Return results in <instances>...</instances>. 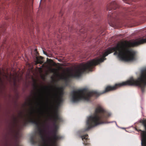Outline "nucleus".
<instances>
[{"label":"nucleus","mask_w":146,"mask_h":146,"mask_svg":"<svg viewBox=\"0 0 146 146\" xmlns=\"http://www.w3.org/2000/svg\"><path fill=\"white\" fill-rule=\"evenodd\" d=\"M126 85L135 86L140 88V76L137 80H135L133 78H131L126 82L115 84L113 86H108L105 88V90L102 92L91 91H86L84 93L85 89L83 88V101H91L92 98L93 97L97 98L103 94L114 90L119 88Z\"/></svg>","instance_id":"nucleus-1"},{"label":"nucleus","mask_w":146,"mask_h":146,"mask_svg":"<svg viewBox=\"0 0 146 146\" xmlns=\"http://www.w3.org/2000/svg\"><path fill=\"white\" fill-rule=\"evenodd\" d=\"M110 114L101 106L96 108L94 114L89 116L86 121V127L84 131H89L91 128L97 125L106 123V121L110 116Z\"/></svg>","instance_id":"nucleus-2"},{"label":"nucleus","mask_w":146,"mask_h":146,"mask_svg":"<svg viewBox=\"0 0 146 146\" xmlns=\"http://www.w3.org/2000/svg\"><path fill=\"white\" fill-rule=\"evenodd\" d=\"M82 71V67L81 65L76 67L73 70H70L67 68L63 71L61 74L57 73L56 76L59 79L66 80L70 77H79Z\"/></svg>","instance_id":"nucleus-3"},{"label":"nucleus","mask_w":146,"mask_h":146,"mask_svg":"<svg viewBox=\"0 0 146 146\" xmlns=\"http://www.w3.org/2000/svg\"><path fill=\"white\" fill-rule=\"evenodd\" d=\"M71 100L73 102H76L82 98V90H74L71 92Z\"/></svg>","instance_id":"nucleus-4"},{"label":"nucleus","mask_w":146,"mask_h":146,"mask_svg":"<svg viewBox=\"0 0 146 146\" xmlns=\"http://www.w3.org/2000/svg\"><path fill=\"white\" fill-rule=\"evenodd\" d=\"M48 117L55 122L58 121L60 119L57 111H54L50 114H48L46 118Z\"/></svg>","instance_id":"nucleus-5"},{"label":"nucleus","mask_w":146,"mask_h":146,"mask_svg":"<svg viewBox=\"0 0 146 146\" xmlns=\"http://www.w3.org/2000/svg\"><path fill=\"white\" fill-rule=\"evenodd\" d=\"M110 13L109 12L108 15V22L110 26L113 27L114 26V21L116 19L115 17L117 14L115 13L110 14Z\"/></svg>","instance_id":"nucleus-6"},{"label":"nucleus","mask_w":146,"mask_h":146,"mask_svg":"<svg viewBox=\"0 0 146 146\" xmlns=\"http://www.w3.org/2000/svg\"><path fill=\"white\" fill-rule=\"evenodd\" d=\"M118 7V5L115 1H113L111 3H109L108 4L107 7V9L108 10L110 11L112 9L115 10Z\"/></svg>","instance_id":"nucleus-7"},{"label":"nucleus","mask_w":146,"mask_h":146,"mask_svg":"<svg viewBox=\"0 0 146 146\" xmlns=\"http://www.w3.org/2000/svg\"><path fill=\"white\" fill-rule=\"evenodd\" d=\"M141 132V145L143 146H146V132L145 131L139 130Z\"/></svg>","instance_id":"nucleus-8"},{"label":"nucleus","mask_w":146,"mask_h":146,"mask_svg":"<svg viewBox=\"0 0 146 146\" xmlns=\"http://www.w3.org/2000/svg\"><path fill=\"white\" fill-rule=\"evenodd\" d=\"M88 135L87 134L85 135L83 134V143L84 145V146H91L90 144L89 139L88 138Z\"/></svg>","instance_id":"nucleus-9"},{"label":"nucleus","mask_w":146,"mask_h":146,"mask_svg":"<svg viewBox=\"0 0 146 146\" xmlns=\"http://www.w3.org/2000/svg\"><path fill=\"white\" fill-rule=\"evenodd\" d=\"M46 63H44L42 65V66L43 67L45 66V67L47 68L48 71L51 72L55 73L56 72L57 70V69L55 68H52L50 66L46 65Z\"/></svg>","instance_id":"nucleus-10"},{"label":"nucleus","mask_w":146,"mask_h":146,"mask_svg":"<svg viewBox=\"0 0 146 146\" xmlns=\"http://www.w3.org/2000/svg\"><path fill=\"white\" fill-rule=\"evenodd\" d=\"M47 60L48 63L50 66H56V64L52 60L47 58Z\"/></svg>","instance_id":"nucleus-11"},{"label":"nucleus","mask_w":146,"mask_h":146,"mask_svg":"<svg viewBox=\"0 0 146 146\" xmlns=\"http://www.w3.org/2000/svg\"><path fill=\"white\" fill-rule=\"evenodd\" d=\"M42 59L43 58L41 56H40L39 57H37L36 63H40V64H42L43 63Z\"/></svg>","instance_id":"nucleus-12"},{"label":"nucleus","mask_w":146,"mask_h":146,"mask_svg":"<svg viewBox=\"0 0 146 146\" xmlns=\"http://www.w3.org/2000/svg\"><path fill=\"white\" fill-rule=\"evenodd\" d=\"M93 1L92 0H86L84 2L85 4H87L88 6H90L92 4Z\"/></svg>","instance_id":"nucleus-13"},{"label":"nucleus","mask_w":146,"mask_h":146,"mask_svg":"<svg viewBox=\"0 0 146 146\" xmlns=\"http://www.w3.org/2000/svg\"><path fill=\"white\" fill-rule=\"evenodd\" d=\"M93 9H90L89 10H88V12L89 13H90V14H92V13H93L94 12L93 11Z\"/></svg>","instance_id":"nucleus-14"},{"label":"nucleus","mask_w":146,"mask_h":146,"mask_svg":"<svg viewBox=\"0 0 146 146\" xmlns=\"http://www.w3.org/2000/svg\"><path fill=\"white\" fill-rule=\"evenodd\" d=\"M137 0H123V1L125 2V3L128 4H129V3L128 2V1H132L134 2H135Z\"/></svg>","instance_id":"nucleus-15"},{"label":"nucleus","mask_w":146,"mask_h":146,"mask_svg":"<svg viewBox=\"0 0 146 146\" xmlns=\"http://www.w3.org/2000/svg\"><path fill=\"white\" fill-rule=\"evenodd\" d=\"M43 53L44 54H45V55H46L47 56H48L47 55V53L44 52V51H43Z\"/></svg>","instance_id":"nucleus-16"},{"label":"nucleus","mask_w":146,"mask_h":146,"mask_svg":"<svg viewBox=\"0 0 146 146\" xmlns=\"http://www.w3.org/2000/svg\"><path fill=\"white\" fill-rule=\"evenodd\" d=\"M5 77H7V76H6V75H5Z\"/></svg>","instance_id":"nucleus-17"},{"label":"nucleus","mask_w":146,"mask_h":146,"mask_svg":"<svg viewBox=\"0 0 146 146\" xmlns=\"http://www.w3.org/2000/svg\"><path fill=\"white\" fill-rule=\"evenodd\" d=\"M136 129L137 131H138V130L137 129Z\"/></svg>","instance_id":"nucleus-18"}]
</instances>
